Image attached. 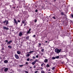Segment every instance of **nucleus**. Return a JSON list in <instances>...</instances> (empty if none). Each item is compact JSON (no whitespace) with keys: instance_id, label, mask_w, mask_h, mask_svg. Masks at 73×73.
Here are the masks:
<instances>
[{"instance_id":"obj_36","label":"nucleus","mask_w":73,"mask_h":73,"mask_svg":"<svg viewBox=\"0 0 73 73\" xmlns=\"http://www.w3.org/2000/svg\"><path fill=\"white\" fill-rule=\"evenodd\" d=\"M33 37H36V35H34L33 36Z\"/></svg>"},{"instance_id":"obj_48","label":"nucleus","mask_w":73,"mask_h":73,"mask_svg":"<svg viewBox=\"0 0 73 73\" xmlns=\"http://www.w3.org/2000/svg\"><path fill=\"white\" fill-rule=\"evenodd\" d=\"M45 42H48V41H46Z\"/></svg>"},{"instance_id":"obj_6","label":"nucleus","mask_w":73,"mask_h":73,"mask_svg":"<svg viewBox=\"0 0 73 73\" xmlns=\"http://www.w3.org/2000/svg\"><path fill=\"white\" fill-rule=\"evenodd\" d=\"M8 68H6L4 69V71L5 72H7L8 71Z\"/></svg>"},{"instance_id":"obj_50","label":"nucleus","mask_w":73,"mask_h":73,"mask_svg":"<svg viewBox=\"0 0 73 73\" xmlns=\"http://www.w3.org/2000/svg\"><path fill=\"white\" fill-rule=\"evenodd\" d=\"M31 61H32V59H31Z\"/></svg>"},{"instance_id":"obj_19","label":"nucleus","mask_w":73,"mask_h":73,"mask_svg":"<svg viewBox=\"0 0 73 73\" xmlns=\"http://www.w3.org/2000/svg\"><path fill=\"white\" fill-rule=\"evenodd\" d=\"M41 73H45V72H44V71L43 70H42L41 71Z\"/></svg>"},{"instance_id":"obj_37","label":"nucleus","mask_w":73,"mask_h":73,"mask_svg":"<svg viewBox=\"0 0 73 73\" xmlns=\"http://www.w3.org/2000/svg\"><path fill=\"white\" fill-rule=\"evenodd\" d=\"M36 58H38V55H36Z\"/></svg>"},{"instance_id":"obj_9","label":"nucleus","mask_w":73,"mask_h":73,"mask_svg":"<svg viewBox=\"0 0 73 73\" xmlns=\"http://www.w3.org/2000/svg\"><path fill=\"white\" fill-rule=\"evenodd\" d=\"M17 53L18 54H21V52L20 51H18L17 52Z\"/></svg>"},{"instance_id":"obj_35","label":"nucleus","mask_w":73,"mask_h":73,"mask_svg":"<svg viewBox=\"0 0 73 73\" xmlns=\"http://www.w3.org/2000/svg\"><path fill=\"white\" fill-rule=\"evenodd\" d=\"M18 23H20V21L19 20H18Z\"/></svg>"},{"instance_id":"obj_10","label":"nucleus","mask_w":73,"mask_h":73,"mask_svg":"<svg viewBox=\"0 0 73 73\" xmlns=\"http://www.w3.org/2000/svg\"><path fill=\"white\" fill-rule=\"evenodd\" d=\"M12 40H11L9 42H7V44H11V43L12 42Z\"/></svg>"},{"instance_id":"obj_29","label":"nucleus","mask_w":73,"mask_h":73,"mask_svg":"<svg viewBox=\"0 0 73 73\" xmlns=\"http://www.w3.org/2000/svg\"><path fill=\"white\" fill-rule=\"evenodd\" d=\"M41 44L40 43H39V46H41Z\"/></svg>"},{"instance_id":"obj_7","label":"nucleus","mask_w":73,"mask_h":73,"mask_svg":"<svg viewBox=\"0 0 73 73\" xmlns=\"http://www.w3.org/2000/svg\"><path fill=\"white\" fill-rule=\"evenodd\" d=\"M3 29H6V30H8V29H9L8 27H4Z\"/></svg>"},{"instance_id":"obj_41","label":"nucleus","mask_w":73,"mask_h":73,"mask_svg":"<svg viewBox=\"0 0 73 73\" xmlns=\"http://www.w3.org/2000/svg\"><path fill=\"white\" fill-rule=\"evenodd\" d=\"M26 64H28V62H26Z\"/></svg>"},{"instance_id":"obj_15","label":"nucleus","mask_w":73,"mask_h":73,"mask_svg":"<svg viewBox=\"0 0 73 73\" xmlns=\"http://www.w3.org/2000/svg\"><path fill=\"white\" fill-rule=\"evenodd\" d=\"M52 60H55V59H56V57H54V56H53L52 57Z\"/></svg>"},{"instance_id":"obj_42","label":"nucleus","mask_w":73,"mask_h":73,"mask_svg":"<svg viewBox=\"0 0 73 73\" xmlns=\"http://www.w3.org/2000/svg\"><path fill=\"white\" fill-rule=\"evenodd\" d=\"M29 31H31V29H29Z\"/></svg>"},{"instance_id":"obj_47","label":"nucleus","mask_w":73,"mask_h":73,"mask_svg":"<svg viewBox=\"0 0 73 73\" xmlns=\"http://www.w3.org/2000/svg\"><path fill=\"white\" fill-rule=\"evenodd\" d=\"M50 69H49V70H48V71H50Z\"/></svg>"},{"instance_id":"obj_32","label":"nucleus","mask_w":73,"mask_h":73,"mask_svg":"<svg viewBox=\"0 0 73 73\" xmlns=\"http://www.w3.org/2000/svg\"><path fill=\"white\" fill-rule=\"evenodd\" d=\"M32 52H33V51H30L29 53H32Z\"/></svg>"},{"instance_id":"obj_14","label":"nucleus","mask_w":73,"mask_h":73,"mask_svg":"<svg viewBox=\"0 0 73 73\" xmlns=\"http://www.w3.org/2000/svg\"><path fill=\"white\" fill-rule=\"evenodd\" d=\"M22 23L23 24H24L25 23V20H23L22 21Z\"/></svg>"},{"instance_id":"obj_18","label":"nucleus","mask_w":73,"mask_h":73,"mask_svg":"<svg viewBox=\"0 0 73 73\" xmlns=\"http://www.w3.org/2000/svg\"><path fill=\"white\" fill-rule=\"evenodd\" d=\"M61 15H62V16H63L64 15V13L62 12L61 13Z\"/></svg>"},{"instance_id":"obj_25","label":"nucleus","mask_w":73,"mask_h":73,"mask_svg":"<svg viewBox=\"0 0 73 73\" xmlns=\"http://www.w3.org/2000/svg\"><path fill=\"white\" fill-rule=\"evenodd\" d=\"M16 21V20L15 19H14V22H15V21Z\"/></svg>"},{"instance_id":"obj_12","label":"nucleus","mask_w":73,"mask_h":73,"mask_svg":"<svg viewBox=\"0 0 73 73\" xmlns=\"http://www.w3.org/2000/svg\"><path fill=\"white\" fill-rule=\"evenodd\" d=\"M8 62V60H5L4 61V63H7Z\"/></svg>"},{"instance_id":"obj_5","label":"nucleus","mask_w":73,"mask_h":73,"mask_svg":"<svg viewBox=\"0 0 73 73\" xmlns=\"http://www.w3.org/2000/svg\"><path fill=\"white\" fill-rule=\"evenodd\" d=\"M48 60L47 59H46L44 60V62L45 63H47V62H48Z\"/></svg>"},{"instance_id":"obj_1","label":"nucleus","mask_w":73,"mask_h":73,"mask_svg":"<svg viewBox=\"0 0 73 73\" xmlns=\"http://www.w3.org/2000/svg\"><path fill=\"white\" fill-rule=\"evenodd\" d=\"M61 51V49H58V48H56L55 50V52L57 53H59L60 52V51Z\"/></svg>"},{"instance_id":"obj_27","label":"nucleus","mask_w":73,"mask_h":73,"mask_svg":"<svg viewBox=\"0 0 73 73\" xmlns=\"http://www.w3.org/2000/svg\"><path fill=\"white\" fill-rule=\"evenodd\" d=\"M37 20L35 19V23H36V22H37Z\"/></svg>"},{"instance_id":"obj_49","label":"nucleus","mask_w":73,"mask_h":73,"mask_svg":"<svg viewBox=\"0 0 73 73\" xmlns=\"http://www.w3.org/2000/svg\"><path fill=\"white\" fill-rule=\"evenodd\" d=\"M47 73H51V72H48Z\"/></svg>"},{"instance_id":"obj_13","label":"nucleus","mask_w":73,"mask_h":73,"mask_svg":"<svg viewBox=\"0 0 73 73\" xmlns=\"http://www.w3.org/2000/svg\"><path fill=\"white\" fill-rule=\"evenodd\" d=\"M59 57H60V56H55V58L58 59L59 58Z\"/></svg>"},{"instance_id":"obj_2","label":"nucleus","mask_w":73,"mask_h":73,"mask_svg":"<svg viewBox=\"0 0 73 73\" xmlns=\"http://www.w3.org/2000/svg\"><path fill=\"white\" fill-rule=\"evenodd\" d=\"M3 23H4L5 25H8L9 23L8 21H3Z\"/></svg>"},{"instance_id":"obj_44","label":"nucleus","mask_w":73,"mask_h":73,"mask_svg":"<svg viewBox=\"0 0 73 73\" xmlns=\"http://www.w3.org/2000/svg\"><path fill=\"white\" fill-rule=\"evenodd\" d=\"M15 7H13V8L14 9H15Z\"/></svg>"},{"instance_id":"obj_46","label":"nucleus","mask_w":73,"mask_h":73,"mask_svg":"<svg viewBox=\"0 0 73 73\" xmlns=\"http://www.w3.org/2000/svg\"><path fill=\"white\" fill-rule=\"evenodd\" d=\"M35 61H36V62H37V60H36Z\"/></svg>"},{"instance_id":"obj_30","label":"nucleus","mask_w":73,"mask_h":73,"mask_svg":"<svg viewBox=\"0 0 73 73\" xmlns=\"http://www.w3.org/2000/svg\"><path fill=\"white\" fill-rule=\"evenodd\" d=\"M43 70V68L41 67V68H40V70Z\"/></svg>"},{"instance_id":"obj_3","label":"nucleus","mask_w":73,"mask_h":73,"mask_svg":"<svg viewBox=\"0 0 73 73\" xmlns=\"http://www.w3.org/2000/svg\"><path fill=\"white\" fill-rule=\"evenodd\" d=\"M15 57L16 58V59H19V56L17 54H15Z\"/></svg>"},{"instance_id":"obj_21","label":"nucleus","mask_w":73,"mask_h":73,"mask_svg":"<svg viewBox=\"0 0 73 73\" xmlns=\"http://www.w3.org/2000/svg\"><path fill=\"white\" fill-rule=\"evenodd\" d=\"M53 19H56V17L55 16H54L52 17Z\"/></svg>"},{"instance_id":"obj_33","label":"nucleus","mask_w":73,"mask_h":73,"mask_svg":"<svg viewBox=\"0 0 73 73\" xmlns=\"http://www.w3.org/2000/svg\"><path fill=\"white\" fill-rule=\"evenodd\" d=\"M37 72H38V71H36L35 72V73H37Z\"/></svg>"},{"instance_id":"obj_45","label":"nucleus","mask_w":73,"mask_h":73,"mask_svg":"<svg viewBox=\"0 0 73 73\" xmlns=\"http://www.w3.org/2000/svg\"><path fill=\"white\" fill-rule=\"evenodd\" d=\"M35 67H36V66H34V68H35Z\"/></svg>"},{"instance_id":"obj_43","label":"nucleus","mask_w":73,"mask_h":73,"mask_svg":"<svg viewBox=\"0 0 73 73\" xmlns=\"http://www.w3.org/2000/svg\"><path fill=\"white\" fill-rule=\"evenodd\" d=\"M30 69H32V67H30Z\"/></svg>"},{"instance_id":"obj_38","label":"nucleus","mask_w":73,"mask_h":73,"mask_svg":"<svg viewBox=\"0 0 73 73\" xmlns=\"http://www.w3.org/2000/svg\"><path fill=\"white\" fill-rule=\"evenodd\" d=\"M27 25V24L26 23H25L24 26H25V25Z\"/></svg>"},{"instance_id":"obj_11","label":"nucleus","mask_w":73,"mask_h":73,"mask_svg":"<svg viewBox=\"0 0 73 73\" xmlns=\"http://www.w3.org/2000/svg\"><path fill=\"white\" fill-rule=\"evenodd\" d=\"M29 36H26V40H29Z\"/></svg>"},{"instance_id":"obj_8","label":"nucleus","mask_w":73,"mask_h":73,"mask_svg":"<svg viewBox=\"0 0 73 73\" xmlns=\"http://www.w3.org/2000/svg\"><path fill=\"white\" fill-rule=\"evenodd\" d=\"M36 60L34 62H32V64L33 65H35V64H36Z\"/></svg>"},{"instance_id":"obj_22","label":"nucleus","mask_w":73,"mask_h":73,"mask_svg":"<svg viewBox=\"0 0 73 73\" xmlns=\"http://www.w3.org/2000/svg\"><path fill=\"white\" fill-rule=\"evenodd\" d=\"M29 60H30V59H29V58H28L27 59V61H29Z\"/></svg>"},{"instance_id":"obj_39","label":"nucleus","mask_w":73,"mask_h":73,"mask_svg":"<svg viewBox=\"0 0 73 73\" xmlns=\"http://www.w3.org/2000/svg\"><path fill=\"white\" fill-rule=\"evenodd\" d=\"M71 16H72V17H73V14H72L71 15Z\"/></svg>"},{"instance_id":"obj_26","label":"nucleus","mask_w":73,"mask_h":73,"mask_svg":"<svg viewBox=\"0 0 73 73\" xmlns=\"http://www.w3.org/2000/svg\"><path fill=\"white\" fill-rule=\"evenodd\" d=\"M55 68V67H53L52 68V70H54V69Z\"/></svg>"},{"instance_id":"obj_34","label":"nucleus","mask_w":73,"mask_h":73,"mask_svg":"<svg viewBox=\"0 0 73 73\" xmlns=\"http://www.w3.org/2000/svg\"><path fill=\"white\" fill-rule=\"evenodd\" d=\"M44 65V63H42L41 64V66H42Z\"/></svg>"},{"instance_id":"obj_17","label":"nucleus","mask_w":73,"mask_h":73,"mask_svg":"<svg viewBox=\"0 0 73 73\" xmlns=\"http://www.w3.org/2000/svg\"><path fill=\"white\" fill-rule=\"evenodd\" d=\"M8 47L9 48H12V46H11L9 45L8 46Z\"/></svg>"},{"instance_id":"obj_28","label":"nucleus","mask_w":73,"mask_h":73,"mask_svg":"<svg viewBox=\"0 0 73 73\" xmlns=\"http://www.w3.org/2000/svg\"><path fill=\"white\" fill-rule=\"evenodd\" d=\"M41 51H42V52H44V48H43L42 49Z\"/></svg>"},{"instance_id":"obj_4","label":"nucleus","mask_w":73,"mask_h":73,"mask_svg":"<svg viewBox=\"0 0 73 73\" xmlns=\"http://www.w3.org/2000/svg\"><path fill=\"white\" fill-rule=\"evenodd\" d=\"M23 35V33L21 32H20L19 33V35L20 36H21Z\"/></svg>"},{"instance_id":"obj_23","label":"nucleus","mask_w":73,"mask_h":73,"mask_svg":"<svg viewBox=\"0 0 73 73\" xmlns=\"http://www.w3.org/2000/svg\"><path fill=\"white\" fill-rule=\"evenodd\" d=\"M47 67H49V64H48L46 65Z\"/></svg>"},{"instance_id":"obj_20","label":"nucleus","mask_w":73,"mask_h":73,"mask_svg":"<svg viewBox=\"0 0 73 73\" xmlns=\"http://www.w3.org/2000/svg\"><path fill=\"white\" fill-rule=\"evenodd\" d=\"M15 24H18V22L17 21H15Z\"/></svg>"},{"instance_id":"obj_51","label":"nucleus","mask_w":73,"mask_h":73,"mask_svg":"<svg viewBox=\"0 0 73 73\" xmlns=\"http://www.w3.org/2000/svg\"><path fill=\"white\" fill-rule=\"evenodd\" d=\"M36 12H37V11H36Z\"/></svg>"},{"instance_id":"obj_16","label":"nucleus","mask_w":73,"mask_h":73,"mask_svg":"<svg viewBox=\"0 0 73 73\" xmlns=\"http://www.w3.org/2000/svg\"><path fill=\"white\" fill-rule=\"evenodd\" d=\"M31 33V31H27V34H29V33Z\"/></svg>"},{"instance_id":"obj_52","label":"nucleus","mask_w":73,"mask_h":73,"mask_svg":"<svg viewBox=\"0 0 73 73\" xmlns=\"http://www.w3.org/2000/svg\"><path fill=\"white\" fill-rule=\"evenodd\" d=\"M48 43H49V42H48Z\"/></svg>"},{"instance_id":"obj_24","label":"nucleus","mask_w":73,"mask_h":73,"mask_svg":"<svg viewBox=\"0 0 73 73\" xmlns=\"http://www.w3.org/2000/svg\"><path fill=\"white\" fill-rule=\"evenodd\" d=\"M30 56V54H27V56Z\"/></svg>"},{"instance_id":"obj_40","label":"nucleus","mask_w":73,"mask_h":73,"mask_svg":"<svg viewBox=\"0 0 73 73\" xmlns=\"http://www.w3.org/2000/svg\"><path fill=\"white\" fill-rule=\"evenodd\" d=\"M6 42H8V40H6Z\"/></svg>"},{"instance_id":"obj_31","label":"nucleus","mask_w":73,"mask_h":73,"mask_svg":"<svg viewBox=\"0 0 73 73\" xmlns=\"http://www.w3.org/2000/svg\"><path fill=\"white\" fill-rule=\"evenodd\" d=\"M23 65H19V66H20V67H22V66H23Z\"/></svg>"}]
</instances>
